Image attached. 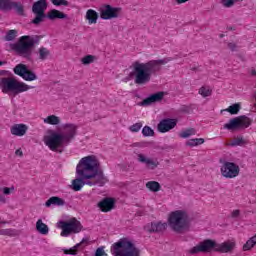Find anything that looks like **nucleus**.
<instances>
[{
	"instance_id": "nucleus-1",
	"label": "nucleus",
	"mask_w": 256,
	"mask_h": 256,
	"mask_svg": "<svg viewBox=\"0 0 256 256\" xmlns=\"http://www.w3.org/2000/svg\"><path fill=\"white\" fill-rule=\"evenodd\" d=\"M76 175L78 178L72 180L70 185L73 191H79L85 185L103 187L109 182V179L106 178L103 172V168H101V162H99L95 155L85 156L78 162Z\"/></svg>"
},
{
	"instance_id": "nucleus-2",
	"label": "nucleus",
	"mask_w": 256,
	"mask_h": 256,
	"mask_svg": "<svg viewBox=\"0 0 256 256\" xmlns=\"http://www.w3.org/2000/svg\"><path fill=\"white\" fill-rule=\"evenodd\" d=\"M173 61V58H164L158 60H150L146 63L136 61L133 63V75L135 76L134 82L136 85H147L151 81L153 75H157L161 71V65H167Z\"/></svg>"
},
{
	"instance_id": "nucleus-3",
	"label": "nucleus",
	"mask_w": 256,
	"mask_h": 256,
	"mask_svg": "<svg viewBox=\"0 0 256 256\" xmlns=\"http://www.w3.org/2000/svg\"><path fill=\"white\" fill-rule=\"evenodd\" d=\"M77 129L78 127L75 124H64L63 133L51 132L44 137V143L49 147L50 151H59L61 147H67L75 139Z\"/></svg>"
},
{
	"instance_id": "nucleus-4",
	"label": "nucleus",
	"mask_w": 256,
	"mask_h": 256,
	"mask_svg": "<svg viewBox=\"0 0 256 256\" xmlns=\"http://www.w3.org/2000/svg\"><path fill=\"white\" fill-rule=\"evenodd\" d=\"M47 0H38L32 5V13L35 15V18L31 21L32 25L39 26L45 19H50V21H55V19H67V14L53 9L47 15Z\"/></svg>"
},
{
	"instance_id": "nucleus-5",
	"label": "nucleus",
	"mask_w": 256,
	"mask_h": 256,
	"mask_svg": "<svg viewBox=\"0 0 256 256\" xmlns=\"http://www.w3.org/2000/svg\"><path fill=\"white\" fill-rule=\"evenodd\" d=\"M39 41H41L40 36L24 35L21 36L16 43L11 44V49L12 51H15L16 55L19 57L31 61V57H33V49H35V45H39Z\"/></svg>"
},
{
	"instance_id": "nucleus-6",
	"label": "nucleus",
	"mask_w": 256,
	"mask_h": 256,
	"mask_svg": "<svg viewBox=\"0 0 256 256\" xmlns=\"http://www.w3.org/2000/svg\"><path fill=\"white\" fill-rule=\"evenodd\" d=\"M0 87L2 93H12L14 97L19 95V93H25V91L33 89V86H29L25 82L11 77V72L7 70H0Z\"/></svg>"
},
{
	"instance_id": "nucleus-7",
	"label": "nucleus",
	"mask_w": 256,
	"mask_h": 256,
	"mask_svg": "<svg viewBox=\"0 0 256 256\" xmlns=\"http://www.w3.org/2000/svg\"><path fill=\"white\" fill-rule=\"evenodd\" d=\"M235 249V242L226 241L222 244H217L215 240L206 239L194 246L189 253L191 255H197V253H211L216 251L218 253H230Z\"/></svg>"
},
{
	"instance_id": "nucleus-8",
	"label": "nucleus",
	"mask_w": 256,
	"mask_h": 256,
	"mask_svg": "<svg viewBox=\"0 0 256 256\" xmlns=\"http://www.w3.org/2000/svg\"><path fill=\"white\" fill-rule=\"evenodd\" d=\"M168 225L175 233H183L189 229V213L185 210H176L169 214Z\"/></svg>"
},
{
	"instance_id": "nucleus-9",
	"label": "nucleus",
	"mask_w": 256,
	"mask_h": 256,
	"mask_svg": "<svg viewBox=\"0 0 256 256\" xmlns=\"http://www.w3.org/2000/svg\"><path fill=\"white\" fill-rule=\"evenodd\" d=\"M111 253L114 256H139L141 250L135 247V244L129 238H121L111 246Z\"/></svg>"
},
{
	"instance_id": "nucleus-10",
	"label": "nucleus",
	"mask_w": 256,
	"mask_h": 256,
	"mask_svg": "<svg viewBox=\"0 0 256 256\" xmlns=\"http://www.w3.org/2000/svg\"><path fill=\"white\" fill-rule=\"evenodd\" d=\"M58 227L62 229V237H69L70 233H81L83 230V225L77 218H72L70 221H60Z\"/></svg>"
},
{
	"instance_id": "nucleus-11",
	"label": "nucleus",
	"mask_w": 256,
	"mask_h": 256,
	"mask_svg": "<svg viewBox=\"0 0 256 256\" xmlns=\"http://www.w3.org/2000/svg\"><path fill=\"white\" fill-rule=\"evenodd\" d=\"M253 120L251 118L242 115L229 120V123L224 124V129L228 131H237V129H247L251 126Z\"/></svg>"
},
{
	"instance_id": "nucleus-12",
	"label": "nucleus",
	"mask_w": 256,
	"mask_h": 256,
	"mask_svg": "<svg viewBox=\"0 0 256 256\" xmlns=\"http://www.w3.org/2000/svg\"><path fill=\"white\" fill-rule=\"evenodd\" d=\"M121 11V7H113L109 4H104L99 9L100 17L104 21H109L111 19H117L121 17Z\"/></svg>"
},
{
	"instance_id": "nucleus-13",
	"label": "nucleus",
	"mask_w": 256,
	"mask_h": 256,
	"mask_svg": "<svg viewBox=\"0 0 256 256\" xmlns=\"http://www.w3.org/2000/svg\"><path fill=\"white\" fill-rule=\"evenodd\" d=\"M220 171L222 177H225V179H235V177H239L241 168L235 162H224Z\"/></svg>"
},
{
	"instance_id": "nucleus-14",
	"label": "nucleus",
	"mask_w": 256,
	"mask_h": 256,
	"mask_svg": "<svg viewBox=\"0 0 256 256\" xmlns=\"http://www.w3.org/2000/svg\"><path fill=\"white\" fill-rule=\"evenodd\" d=\"M14 74L18 75V77H21L24 79V81H35L37 80V74L35 72L29 70L27 65L25 64H17L14 69Z\"/></svg>"
},
{
	"instance_id": "nucleus-15",
	"label": "nucleus",
	"mask_w": 256,
	"mask_h": 256,
	"mask_svg": "<svg viewBox=\"0 0 256 256\" xmlns=\"http://www.w3.org/2000/svg\"><path fill=\"white\" fill-rule=\"evenodd\" d=\"M117 200L113 197H105L100 202H98L97 207L102 211V213H109L115 209Z\"/></svg>"
},
{
	"instance_id": "nucleus-16",
	"label": "nucleus",
	"mask_w": 256,
	"mask_h": 256,
	"mask_svg": "<svg viewBox=\"0 0 256 256\" xmlns=\"http://www.w3.org/2000/svg\"><path fill=\"white\" fill-rule=\"evenodd\" d=\"M177 127V121L175 119L166 118L159 122L158 131L160 133H167L171 131V129H175Z\"/></svg>"
},
{
	"instance_id": "nucleus-17",
	"label": "nucleus",
	"mask_w": 256,
	"mask_h": 256,
	"mask_svg": "<svg viewBox=\"0 0 256 256\" xmlns=\"http://www.w3.org/2000/svg\"><path fill=\"white\" fill-rule=\"evenodd\" d=\"M138 161L139 163H143L146 165L147 169H151L152 171L154 169H157L159 167V160L153 159V158H147L145 154H138Z\"/></svg>"
},
{
	"instance_id": "nucleus-18",
	"label": "nucleus",
	"mask_w": 256,
	"mask_h": 256,
	"mask_svg": "<svg viewBox=\"0 0 256 256\" xmlns=\"http://www.w3.org/2000/svg\"><path fill=\"white\" fill-rule=\"evenodd\" d=\"M167 230V223H161V222H151V224H148L146 226V231L148 233H163V231Z\"/></svg>"
},
{
	"instance_id": "nucleus-19",
	"label": "nucleus",
	"mask_w": 256,
	"mask_h": 256,
	"mask_svg": "<svg viewBox=\"0 0 256 256\" xmlns=\"http://www.w3.org/2000/svg\"><path fill=\"white\" fill-rule=\"evenodd\" d=\"M163 97H165V92H157L151 94L149 97L142 101V105H151L152 103H159L163 101Z\"/></svg>"
},
{
	"instance_id": "nucleus-20",
	"label": "nucleus",
	"mask_w": 256,
	"mask_h": 256,
	"mask_svg": "<svg viewBox=\"0 0 256 256\" xmlns=\"http://www.w3.org/2000/svg\"><path fill=\"white\" fill-rule=\"evenodd\" d=\"M27 129L28 127L25 124H15L11 127L10 132L16 137H23L27 133Z\"/></svg>"
},
{
	"instance_id": "nucleus-21",
	"label": "nucleus",
	"mask_w": 256,
	"mask_h": 256,
	"mask_svg": "<svg viewBox=\"0 0 256 256\" xmlns=\"http://www.w3.org/2000/svg\"><path fill=\"white\" fill-rule=\"evenodd\" d=\"M86 19H87L89 25H93V24L97 23V19H99V13H97V11H95L93 9H89L86 12Z\"/></svg>"
},
{
	"instance_id": "nucleus-22",
	"label": "nucleus",
	"mask_w": 256,
	"mask_h": 256,
	"mask_svg": "<svg viewBox=\"0 0 256 256\" xmlns=\"http://www.w3.org/2000/svg\"><path fill=\"white\" fill-rule=\"evenodd\" d=\"M36 231L40 233V235H49V226L43 223V220L38 219L36 222Z\"/></svg>"
},
{
	"instance_id": "nucleus-23",
	"label": "nucleus",
	"mask_w": 256,
	"mask_h": 256,
	"mask_svg": "<svg viewBox=\"0 0 256 256\" xmlns=\"http://www.w3.org/2000/svg\"><path fill=\"white\" fill-rule=\"evenodd\" d=\"M45 205L46 207H51V205H57L58 207H62L63 205H65V200L61 199L60 197L53 196L46 201Z\"/></svg>"
},
{
	"instance_id": "nucleus-24",
	"label": "nucleus",
	"mask_w": 256,
	"mask_h": 256,
	"mask_svg": "<svg viewBox=\"0 0 256 256\" xmlns=\"http://www.w3.org/2000/svg\"><path fill=\"white\" fill-rule=\"evenodd\" d=\"M10 7H11V10L14 9L17 15H20V16L25 15V8L23 7V4H21V2L12 1L10 4Z\"/></svg>"
},
{
	"instance_id": "nucleus-25",
	"label": "nucleus",
	"mask_w": 256,
	"mask_h": 256,
	"mask_svg": "<svg viewBox=\"0 0 256 256\" xmlns=\"http://www.w3.org/2000/svg\"><path fill=\"white\" fill-rule=\"evenodd\" d=\"M255 245H256V234L246 241V243L242 247V250L251 251V249H253Z\"/></svg>"
},
{
	"instance_id": "nucleus-26",
	"label": "nucleus",
	"mask_w": 256,
	"mask_h": 256,
	"mask_svg": "<svg viewBox=\"0 0 256 256\" xmlns=\"http://www.w3.org/2000/svg\"><path fill=\"white\" fill-rule=\"evenodd\" d=\"M223 111H227V113H230V115H237V113L241 111V104L235 103L225 110H221V113H223Z\"/></svg>"
},
{
	"instance_id": "nucleus-27",
	"label": "nucleus",
	"mask_w": 256,
	"mask_h": 256,
	"mask_svg": "<svg viewBox=\"0 0 256 256\" xmlns=\"http://www.w3.org/2000/svg\"><path fill=\"white\" fill-rule=\"evenodd\" d=\"M147 189L152 191L153 193H157V191H161V184L157 181H149L146 183Z\"/></svg>"
},
{
	"instance_id": "nucleus-28",
	"label": "nucleus",
	"mask_w": 256,
	"mask_h": 256,
	"mask_svg": "<svg viewBox=\"0 0 256 256\" xmlns=\"http://www.w3.org/2000/svg\"><path fill=\"white\" fill-rule=\"evenodd\" d=\"M44 123H47L48 125H59V123H61V119L59 116L50 115L44 119Z\"/></svg>"
},
{
	"instance_id": "nucleus-29",
	"label": "nucleus",
	"mask_w": 256,
	"mask_h": 256,
	"mask_svg": "<svg viewBox=\"0 0 256 256\" xmlns=\"http://www.w3.org/2000/svg\"><path fill=\"white\" fill-rule=\"evenodd\" d=\"M38 53L40 61H45L49 58V55H51V51H49V49H47L46 47L39 48Z\"/></svg>"
},
{
	"instance_id": "nucleus-30",
	"label": "nucleus",
	"mask_w": 256,
	"mask_h": 256,
	"mask_svg": "<svg viewBox=\"0 0 256 256\" xmlns=\"http://www.w3.org/2000/svg\"><path fill=\"white\" fill-rule=\"evenodd\" d=\"M205 143V139L203 138H194L190 139L186 142L187 147H197L198 145H203Z\"/></svg>"
},
{
	"instance_id": "nucleus-31",
	"label": "nucleus",
	"mask_w": 256,
	"mask_h": 256,
	"mask_svg": "<svg viewBox=\"0 0 256 256\" xmlns=\"http://www.w3.org/2000/svg\"><path fill=\"white\" fill-rule=\"evenodd\" d=\"M13 0H0V11H11V3Z\"/></svg>"
},
{
	"instance_id": "nucleus-32",
	"label": "nucleus",
	"mask_w": 256,
	"mask_h": 256,
	"mask_svg": "<svg viewBox=\"0 0 256 256\" xmlns=\"http://www.w3.org/2000/svg\"><path fill=\"white\" fill-rule=\"evenodd\" d=\"M0 235H7L8 237H17L19 231L15 229H2L0 230Z\"/></svg>"
},
{
	"instance_id": "nucleus-33",
	"label": "nucleus",
	"mask_w": 256,
	"mask_h": 256,
	"mask_svg": "<svg viewBox=\"0 0 256 256\" xmlns=\"http://www.w3.org/2000/svg\"><path fill=\"white\" fill-rule=\"evenodd\" d=\"M197 130H195V128H188L185 131H183L182 133H180V137L182 139H187L189 137H191V135H196Z\"/></svg>"
},
{
	"instance_id": "nucleus-34",
	"label": "nucleus",
	"mask_w": 256,
	"mask_h": 256,
	"mask_svg": "<svg viewBox=\"0 0 256 256\" xmlns=\"http://www.w3.org/2000/svg\"><path fill=\"white\" fill-rule=\"evenodd\" d=\"M142 135L144 137H153L155 136V130H153L150 126H144L142 128Z\"/></svg>"
},
{
	"instance_id": "nucleus-35",
	"label": "nucleus",
	"mask_w": 256,
	"mask_h": 256,
	"mask_svg": "<svg viewBox=\"0 0 256 256\" xmlns=\"http://www.w3.org/2000/svg\"><path fill=\"white\" fill-rule=\"evenodd\" d=\"M17 37V30H9L4 36V41H13Z\"/></svg>"
},
{
	"instance_id": "nucleus-36",
	"label": "nucleus",
	"mask_w": 256,
	"mask_h": 256,
	"mask_svg": "<svg viewBox=\"0 0 256 256\" xmlns=\"http://www.w3.org/2000/svg\"><path fill=\"white\" fill-rule=\"evenodd\" d=\"M199 95H201L202 97H211V94L213 93V91L211 89H207V87L202 86L199 91H198Z\"/></svg>"
},
{
	"instance_id": "nucleus-37",
	"label": "nucleus",
	"mask_w": 256,
	"mask_h": 256,
	"mask_svg": "<svg viewBox=\"0 0 256 256\" xmlns=\"http://www.w3.org/2000/svg\"><path fill=\"white\" fill-rule=\"evenodd\" d=\"M245 144V139H243V137L240 138H235L234 140H232V142L230 143L231 147H243V145Z\"/></svg>"
},
{
	"instance_id": "nucleus-38",
	"label": "nucleus",
	"mask_w": 256,
	"mask_h": 256,
	"mask_svg": "<svg viewBox=\"0 0 256 256\" xmlns=\"http://www.w3.org/2000/svg\"><path fill=\"white\" fill-rule=\"evenodd\" d=\"M93 61H95V56H93V55H86L81 60L82 65H91V63H93Z\"/></svg>"
},
{
	"instance_id": "nucleus-39",
	"label": "nucleus",
	"mask_w": 256,
	"mask_h": 256,
	"mask_svg": "<svg viewBox=\"0 0 256 256\" xmlns=\"http://www.w3.org/2000/svg\"><path fill=\"white\" fill-rule=\"evenodd\" d=\"M141 127H143V123L138 122L130 126L129 131H131L132 133H139V131H141Z\"/></svg>"
},
{
	"instance_id": "nucleus-40",
	"label": "nucleus",
	"mask_w": 256,
	"mask_h": 256,
	"mask_svg": "<svg viewBox=\"0 0 256 256\" xmlns=\"http://www.w3.org/2000/svg\"><path fill=\"white\" fill-rule=\"evenodd\" d=\"M51 3L56 7H61V5H64V7L69 6V1L67 0H51Z\"/></svg>"
},
{
	"instance_id": "nucleus-41",
	"label": "nucleus",
	"mask_w": 256,
	"mask_h": 256,
	"mask_svg": "<svg viewBox=\"0 0 256 256\" xmlns=\"http://www.w3.org/2000/svg\"><path fill=\"white\" fill-rule=\"evenodd\" d=\"M9 193H0V205H4V203H7L9 201Z\"/></svg>"
},
{
	"instance_id": "nucleus-42",
	"label": "nucleus",
	"mask_w": 256,
	"mask_h": 256,
	"mask_svg": "<svg viewBox=\"0 0 256 256\" xmlns=\"http://www.w3.org/2000/svg\"><path fill=\"white\" fill-rule=\"evenodd\" d=\"M94 256H108L105 253V247L101 246V247L97 248L95 253H94Z\"/></svg>"
},
{
	"instance_id": "nucleus-43",
	"label": "nucleus",
	"mask_w": 256,
	"mask_h": 256,
	"mask_svg": "<svg viewBox=\"0 0 256 256\" xmlns=\"http://www.w3.org/2000/svg\"><path fill=\"white\" fill-rule=\"evenodd\" d=\"M222 5L224 7H233V5H235V1L234 0H222Z\"/></svg>"
},
{
	"instance_id": "nucleus-44",
	"label": "nucleus",
	"mask_w": 256,
	"mask_h": 256,
	"mask_svg": "<svg viewBox=\"0 0 256 256\" xmlns=\"http://www.w3.org/2000/svg\"><path fill=\"white\" fill-rule=\"evenodd\" d=\"M65 255H77V250L74 248V246L70 249H64Z\"/></svg>"
},
{
	"instance_id": "nucleus-45",
	"label": "nucleus",
	"mask_w": 256,
	"mask_h": 256,
	"mask_svg": "<svg viewBox=\"0 0 256 256\" xmlns=\"http://www.w3.org/2000/svg\"><path fill=\"white\" fill-rule=\"evenodd\" d=\"M15 191V186L0 188V193H11Z\"/></svg>"
},
{
	"instance_id": "nucleus-46",
	"label": "nucleus",
	"mask_w": 256,
	"mask_h": 256,
	"mask_svg": "<svg viewBox=\"0 0 256 256\" xmlns=\"http://www.w3.org/2000/svg\"><path fill=\"white\" fill-rule=\"evenodd\" d=\"M228 49H230V51H237V44L233 42L228 43Z\"/></svg>"
},
{
	"instance_id": "nucleus-47",
	"label": "nucleus",
	"mask_w": 256,
	"mask_h": 256,
	"mask_svg": "<svg viewBox=\"0 0 256 256\" xmlns=\"http://www.w3.org/2000/svg\"><path fill=\"white\" fill-rule=\"evenodd\" d=\"M240 214H241V211L234 210V211H232L231 217H233L235 219V218L239 217Z\"/></svg>"
},
{
	"instance_id": "nucleus-48",
	"label": "nucleus",
	"mask_w": 256,
	"mask_h": 256,
	"mask_svg": "<svg viewBox=\"0 0 256 256\" xmlns=\"http://www.w3.org/2000/svg\"><path fill=\"white\" fill-rule=\"evenodd\" d=\"M15 155H18L19 157H23V151L21 149H17L15 151Z\"/></svg>"
},
{
	"instance_id": "nucleus-49",
	"label": "nucleus",
	"mask_w": 256,
	"mask_h": 256,
	"mask_svg": "<svg viewBox=\"0 0 256 256\" xmlns=\"http://www.w3.org/2000/svg\"><path fill=\"white\" fill-rule=\"evenodd\" d=\"M187 1H189V0H176V3L178 5H182V3H187Z\"/></svg>"
},
{
	"instance_id": "nucleus-50",
	"label": "nucleus",
	"mask_w": 256,
	"mask_h": 256,
	"mask_svg": "<svg viewBox=\"0 0 256 256\" xmlns=\"http://www.w3.org/2000/svg\"><path fill=\"white\" fill-rule=\"evenodd\" d=\"M89 242V238H83L80 242V245H83V243H88Z\"/></svg>"
},
{
	"instance_id": "nucleus-51",
	"label": "nucleus",
	"mask_w": 256,
	"mask_h": 256,
	"mask_svg": "<svg viewBox=\"0 0 256 256\" xmlns=\"http://www.w3.org/2000/svg\"><path fill=\"white\" fill-rule=\"evenodd\" d=\"M79 247H81V243H77V244L74 246V248H75L76 251H77V249H79Z\"/></svg>"
},
{
	"instance_id": "nucleus-52",
	"label": "nucleus",
	"mask_w": 256,
	"mask_h": 256,
	"mask_svg": "<svg viewBox=\"0 0 256 256\" xmlns=\"http://www.w3.org/2000/svg\"><path fill=\"white\" fill-rule=\"evenodd\" d=\"M251 75H255V76H256V71H255V70H252V71H251Z\"/></svg>"
},
{
	"instance_id": "nucleus-53",
	"label": "nucleus",
	"mask_w": 256,
	"mask_h": 256,
	"mask_svg": "<svg viewBox=\"0 0 256 256\" xmlns=\"http://www.w3.org/2000/svg\"><path fill=\"white\" fill-rule=\"evenodd\" d=\"M191 71H197L196 67L191 68Z\"/></svg>"
},
{
	"instance_id": "nucleus-54",
	"label": "nucleus",
	"mask_w": 256,
	"mask_h": 256,
	"mask_svg": "<svg viewBox=\"0 0 256 256\" xmlns=\"http://www.w3.org/2000/svg\"><path fill=\"white\" fill-rule=\"evenodd\" d=\"M1 65H5V62L0 61V67H1Z\"/></svg>"
},
{
	"instance_id": "nucleus-55",
	"label": "nucleus",
	"mask_w": 256,
	"mask_h": 256,
	"mask_svg": "<svg viewBox=\"0 0 256 256\" xmlns=\"http://www.w3.org/2000/svg\"><path fill=\"white\" fill-rule=\"evenodd\" d=\"M223 37H225V35H223V34H220V38H221V39H223Z\"/></svg>"
}]
</instances>
